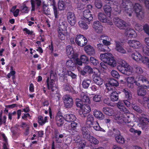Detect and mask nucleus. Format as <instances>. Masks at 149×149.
I'll return each mask as SVG.
<instances>
[{
    "mask_svg": "<svg viewBox=\"0 0 149 149\" xmlns=\"http://www.w3.org/2000/svg\"><path fill=\"white\" fill-rule=\"evenodd\" d=\"M118 70L123 74L129 75L133 72V68L124 60L120 62V65L117 66Z\"/></svg>",
    "mask_w": 149,
    "mask_h": 149,
    "instance_id": "obj_1",
    "label": "nucleus"
},
{
    "mask_svg": "<svg viewBox=\"0 0 149 149\" xmlns=\"http://www.w3.org/2000/svg\"><path fill=\"white\" fill-rule=\"evenodd\" d=\"M124 12L131 17L133 13L132 3L130 0H122L120 5Z\"/></svg>",
    "mask_w": 149,
    "mask_h": 149,
    "instance_id": "obj_2",
    "label": "nucleus"
},
{
    "mask_svg": "<svg viewBox=\"0 0 149 149\" xmlns=\"http://www.w3.org/2000/svg\"><path fill=\"white\" fill-rule=\"evenodd\" d=\"M66 24L65 22H63L60 24L57 29L58 38L62 40L65 39V36L67 34Z\"/></svg>",
    "mask_w": 149,
    "mask_h": 149,
    "instance_id": "obj_3",
    "label": "nucleus"
},
{
    "mask_svg": "<svg viewBox=\"0 0 149 149\" xmlns=\"http://www.w3.org/2000/svg\"><path fill=\"white\" fill-rule=\"evenodd\" d=\"M75 42L78 45L83 47L86 45L87 40L83 36L79 35L77 36Z\"/></svg>",
    "mask_w": 149,
    "mask_h": 149,
    "instance_id": "obj_4",
    "label": "nucleus"
},
{
    "mask_svg": "<svg viewBox=\"0 0 149 149\" xmlns=\"http://www.w3.org/2000/svg\"><path fill=\"white\" fill-rule=\"evenodd\" d=\"M111 44L109 38L107 36L103 35V52H109L110 49L109 46Z\"/></svg>",
    "mask_w": 149,
    "mask_h": 149,
    "instance_id": "obj_5",
    "label": "nucleus"
},
{
    "mask_svg": "<svg viewBox=\"0 0 149 149\" xmlns=\"http://www.w3.org/2000/svg\"><path fill=\"white\" fill-rule=\"evenodd\" d=\"M113 21L115 25L120 29H123L126 26V22L118 17H115Z\"/></svg>",
    "mask_w": 149,
    "mask_h": 149,
    "instance_id": "obj_6",
    "label": "nucleus"
},
{
    "mask_svg": "<svg viewBox=\"0 0 149 149\" xmlns=\"http://www.w3.org/2000/svg\"><path fill=\"white\" fill-rule=\"evenodd\" d=\"M63 99L65 106L66 108L71 107L73 104V100L72 97L69 95H65L63 96Z\"/></svg>",
    "mask_w": 149,
    "mask_h": 149,
    "instance_id": "obj_7",
    "label": "nucleus"
},
{
    "mask_svg": "<svg viewBox=\"0 0 149 149\" xmlns=\"http://www.w3.org/2000/svg\"><path fill=\"white\" fill-rule=\"evenodd\" d=\"M102 23L97 21H94L93 23L92 27L95 32L97 33L100 34L102 31Z\"/></svg>",
    "mask_w": 149,
    "mask_h": 149,
    "instance_id": "obj_8",
    "label": "nucleus"
},
{
    "mask_svg": "<svg viewBox=\"0 0 149 149\" xmlns=\"http://www.w3.org/2000/svg\"><path fill=\"white\" fill-rule=\"evenodd\" d=\"M83 15L86 23L88 24H89L90 21H92L93 19L92 15L89 9L85 10L83 12Z\"/></svg>",
    "mask_w": 149,
    "mask_h": 149,
    "instance_id": "obj_9",
    "label": "nucleus"
},
{
    "mask_svg": "<svg viewBox=\"0 0 149 149\" xmlns=\"http://www.w3.org/2000/svg\"><path fill=\"white\" fill-rule=\"evenodd\" d=\"M67 19L68 22L72 26L74 25L76 22V17L74 14L71 12H68L67 14Z\"/></svg>",
    "mask_w": 149,
    "mask_h": 149,
    "instance_id": "obj_10",
    "label": "nucleus"
},
{
    "mask_svg": "<svg viewBox=\"0 0 149 149\" xmlns=\"http://www.w3.org/2000/svg\"><path fill=\"white\" fill-rule=\"evenodd\" d=\"M48 88L51 90L52 91L55 90L56 89V82L54 81H50L48 77L46 81Z\"/></svg>",
    "mask_w": 149,
    "mask_h": 149,
    "instance_id": "obj_11",
    "label": "nucleus"
},
{
    "mask_svg": "<svg viewBox=\"0 0 149 149\" xmlns=\"http://www.w3.org/2000/svg\"><path fill=\"white\" fill-rule=\"evenodd\" d=\"M128 44L130 47L134 48H139L141 46L140 42L136 40H129L128 42Z\"/></svg>",
    "mask_w": 149,
    "mask_h": 149,
    "instance_id": "obj_12",
    "label": "nucleus"
},
{
    "mask_svg": "<svg viewBox=\"0 0 149 149\" xmlns=\"http://www.w3.org/2000/svg\"><path fill=\"white\" fill-rule=\"evenodd\" d=\"M149 123V118L145 115H142V117H141L139 120V124L140 126H144Z\"/></svg>",
    "mask_w": 149,
    "mask_h": 149,
    "instance_id": "obj_13",
    "label": "nucleus"
},
{
    "mask_svg": "<svg viewBox=\"0 0 149 149\" xmlns=\"http://www.w3.org/2000/svg\"><path fill=\"white\" fill-rule=\"evenodd\" d=\"M65 118L59 113H58L56 117V124L58 127L61 126L64 123Z\"/></svg>",
    "mask_w": 149,
    "mask_h": 149,
    "instance_id": "obj_14",
    "label": "nucleus"
},
{
    "mask_svg": "<svg viewBox=\"0 0 149 149\" xmlns=\"http://www.w3.org/2000/svg\"><path fill=\"white\" fill-rule=\"evenodd\" d=\"M95 122L94 118L92 115L89 114L88 115L86 122V126L88 128H90L92 125H93Z\"/></svg>",
    "mask_w": 149,
    "mask_h": 149,
    "instance_id": "obj_15",
    "label": "nucleus"
},
{
    "mask_svg": "<svg viewBox=\"0 0 149 149\" xmlns=\"http://www.w3.org/2000/svg\"><path fill=\"white\" fill-rule=\"evenodd\" d=\"M117 107L120 110L125 113H127L129 112V111L125 107L124 102L122 101L118 102L116 104Z\"/></svg>",
    "mask_w": 149,
    "mask_h": 149,
    "instance_id": "obj_16",
    "label": "nucleus"
},
{
    "mask_svg": "<svg viewBox=\"0 0 149 149\" xmlns=\"http://www.w3.org/2000/svg\"><path fill=\"white\" fill-rule=\"evenodd\" d=\"M116 119H120V120H122L123 122H124L126 124L130 122L131 121L130 119V118L129 116H127L126 115H123L122 116V114H121L119 115L118 114H117L116 115Z\"/></svg>",
    "mask_w": 149,
    "mask_h": 149,
    "instance_id": "obj_17",
    "label": "nucleus"
},
{
    "mask_svg": "<svg viewBox=\"0 0 149 149\" xmlns=\"http://www.w3.org/2000/svg\"><path fill=\"white\" fill-rule=\"evenodd\" d=\"M116 47L115 50L118 52L122 54H125L126 53V50L121 46V43L118 41H115Z\"/></svg>",
    "mask_w": 149,
    "mask_h": 149,
    "instance_id": "obj_18",
    "label": "nucleus"
},
{
    "mask_svg": "<svg viewBox=\"0 0 149 149\" xmlns=\"http://www.w3.org/2000/svg\"><path fill=\"white\" fill-rule=\"evenodd\" d=\"M91 111V108L89 104H84L81 108L80 113L84 115L89 113Z\"/></svg>",
    "mask_w": 149,
    "mask_h": 149,
    "instance_id": "obj_19",
    "label": "nucleus"
},
{
    "mask_svg": "<svg viewBox=\"0 0 149 149\" xmlns=\"http://www.w3.org/2000/svg\"><path fill=\"white\" fill-rule=\"evenodd\" d=\"M116 61L114 59V58L113 57L110 59L105 64H103V68L106 69L107 68V65H109L112 67H114L116 65Z\"/></svg>",
    "mask_w": 149,
    "mask_h": 149,
    "instance_id": "obj_20",
    "label": "nucleus"
},
{
    "mask_svg": "<svg viewBox=\"0 0 149 149\" xmlns=\"http://www.w3.org/2000/svg\"><path fill=\"white\" fill-rule=\"evenodd\" d=\"M84 49L86 52L90 55H93L95 54V51L94 48L90 45L85 47Z\"/></svg>",
    "mask_w": 149,
    "mask_h": 149,
    "instance_id": "obj_21",
    "label": "nucleus"
},
{
    "mask_svg": "<svg viewBox=\"0 0 149 149\" xmlns=\"http://www.w3.org/2000/svg\"><path fill=\"white\" fill-rule=\"evenodd\" d=\"M93 69L89 66L86 65L83 68V70L81 71V74L83 75L86 74V73L91 74L93 73Z\"/></svg>",
    "mask_w": 149,
    "mask_h": 149,
    "instance_id": "obj_22",
    "label": "nucleus"
},
{
    "mask_svg": "<svg viewBox=\"0 0 149 149\" xmlns=\"http://www.w3.org/2000/svg\"><path fill=\"white\" fill-rule=\"evenodd\" d=\"M125 33L126 36L130 38H135L136 36L135 31L131 28H128L126 30Z\"/></svg>",
    "mask_w": 149,
    "mask_h": 149,
    "instance_id": "obj_23",
    "label": "nucleus"
},
{
    "mask_svg": "<svg viewBox=\"0 0 149 149\" xmlns=\"http://www.w3.org/2000/svg\"><path fill=\"white\" fill-rule=\"evenodd\" d=\"M82 135L84 138L88 139L91 136L90 132L86 127H82L81 128Z\"/></svg>",
    "mask_w": 149,
    "mask_h": 149,
    "instance_id": "obj_24",
    "label": "nucleus"
},
{
    "mask_svg": "<svg viewBox=\"0 0 149 149\" xmlns=\"http://www.w3.org/2000/svg\"><path fill=\"white\" fill-rule=\"evenodd\" d=\"M80 96L81 100L84 103H86L87 104H89L90 103V100L88 97L85 93L81 92Z\"/></svg>",
    "mask_w": 149,
    "mask_h": 149,
    "instance_id": "obj_25",
    "label": "nucleus"
},
{
    "mask_svg": "<svg viewBox=\"0 0 149 149\" xmlns=\"http://www.w3.org/2000/svg\"><path fill=\"white\" fill-rule=\"evenodd\" d=\"M138 81H141L142 82L146 84L147 85H143V88H149V82L147 80L146 78L143 77L142 75H140L139 76L138 78Z\"/></svg>",
    "mask_w": 149,
    "mask_h": 149,
    "instance_id": "obj_26",
    "label": "nucleus"
},
{
    "mask_svg": "<svg viewBox=\"0 0 149 149\" xmlns=\"http://www.w3.org/2000/svg\"><path fill=\"white\" fill-rule=\"evenodd\" d=\"M127 82L128 83V86L130 88H133V84L136 83L137 85V82L134 79V77H129L127 79Z\"/></svg>",
    "mask_w": 149,
    "mask_h": 149,
    "instance_id": "obj_27",
    "label": "nucleus"
},
{
    "mask_svg": "<svg viewBox=\"0 0 149 149\" xmlns=\"http://www.w3.org/2000/svg\"><path fill=\"white\" fill-rule=\"evenodd\" d=\"M92 77L93 81L97 84L100 85L102 84V79L100 77L96 74H94Z\"/></svg>",
    "mask_w": 149,
    "mask_h": 149,
    "instance_id": "obj_28",
    "label": "nucleus"
},
{
    "mask_svg": "<svg viewBox=\"0 0 149 149\" xmlns=\"http://www.w3.org/2000/svg\"><path fill=\"white\" fill-rule=\"evenodd\" d=\"M42 10L44 14L47 15H50V9L48 8V5L46 4L45 2H42Z\"/></svg>",
    "mask_w": 149,
    "mask_h": 149,
    "instance_id": "obj_29",
    "label": "nucleus"
},
{
    "mask_svg": "<svg viewBox=\"0 0 149 149\" xmlns=\"http://www.w3.org/2000/svg\"><path fill=\"white\" fill-rule=\"evenodd\" d=\"M65 120L68 122L74 121L76 120V118L75 116L72 114H67L64 116Z\"/></svg>",
    "mask_w": 149,
    "mask_h": 149,
    "instance_id": "obj_30",
    "label": "nucleus"
},
{
    "mask_svg": "<svg viewBox=\"0 0 149 149\" xmlns=\"http://www.w3.org/2000/svg\"><path fill=\"white\" fill-rule=\"evenodd\" d=\"M32 6V11H34L35 9V3H36L37 7H39L41 4L42 1L41 0H31Z\"/></svg>",
    "mask_w": 149,
    "mask_h": 149,
    "instance_id": "obj_31",
    "label": "nucleus"
},
{
    "mask_svg": "<svg viewBox=\"0 0 149 149\" xmlns=\"http://www.w3.org/2000/svg\"><path fill=\"white\" fill-rule=\"evenodd\" d=\"M113 57L112 55L110 53L103 54V62L106 64Z\"/></svg>",
    "mask_w": 149,
    "mask_h": 149,
    "instance_id": "obj_32",
    "label": "nucleus"
},
{
    "mask_svg": "<svg viewBox=\"0 0 149 149\" xmlns=\"http://www.w3.org/2000/svg\"><path fill=\"white\" fill-rule=\"evenodd\" d=\"M85 21H86L85 19H82L78 22L79 26L84 30L87 29L88 27V26L86 23Z\"/></svg>",
    "mask_w": 149,
    "mask_h": 149,
    "instance_id": "obj_33",
    "label": "nucleus"
},
{
    "mask_svg": "<svg viewBox=\"0 0 149 149\" xmlns=\"http://www.w3.org/2000/svg\"><path fill=\"white\" fill-rule=\"evenodd\" d=\"M104 9L106 15L108 17L111 16V8L109 5H106L104 6Z\"/></svg>",
    "mask_w": 149,
    "mask_h": 149,
    "instance_id": "obj_34",
    "label": "nucleus"
},
{
    "mask_svg": "<svg viewBox=\"0 0 149 149\" xmlns=\"http://www.w3.org/2000/svg\"><path fill=\"white\" fill-rule=\"evenodd\" d=\"M123 92L124 93L126 98L128 100H131L132 96V94L129 90L127 88H125L123 90Z\"/></svg>",
    "mask_w": 149,
    "mask_h": 149,
    "instance_id": "obj_35",
    "label": "nucleus"
},
{
    "mask_svg": "<svg viewBox=\"0 0 149 149\" xmlns=\"http://www.w3.org/2000/svg\"><path fill=\"white\" fill-rule=\"evenodd\" d=\"M132 57L136 61L139 62H140L142 56L139 53L136 52L132 54Z\"/></svg>",
    "mask_w": 149,
    "mask_h": 149,
    "instance_id": "obj_36",
    "label": "nucleus"
},
{
    "mask_svg": "<svg viewBox=\"0 0 149 149\" xmlns=\"http://www.w3.org/2000/svg\"><path fill=\"white\" fill-rule=\"evenodd\" d=\"M118 95L116 91L112 92L110 95V99L113 102L117 101L118 99Z\"/></svg>",
    "mask_w": 149,
    "mask_h": 149,
    "instance_id": "obj_37",
    "label": "nucleus"
},
{
    "mask_svg": "<svg viewBox=\"0 0 149 149\" xmlns=\"http://www.w3.org/2000/svg\"><path fill=\"white\" fill-rule=\"evenodd\" d=\"M115 139L116 141L121 144H124L125 143V139L121 135H115Z\"/></svg>",
    "mask_w": 149,
    "mask_h": 149,
    "instance_id": "obj_38",
    "label": "nucleus"
},
{
    "mask_svg": "<svg viewBox=\"0 0 149 149\" xmlns=\"http://www.w3.org/2000/svg\"><path fill=\"white\" fill-rule=\"evenodd\" d=\"M74 65L75 63L74 61L72 60H68L66 61V66L69 69H71L72 68H73Z\"/></svg>",
    "mask_w": 149,
    "mask_h": 149,
    "instance_id": "obj_39",
    "label": "nucleus"
},
{
    "mask_svg": "<svg viewBox=\"0 0 149 149\" xmlns=\"http://www.w3.org/2000/svg\"><path fill=\"white\" fill-rule=\"evenodd\" d=\"M132 108L136 111L139 113H141L143 112L142 110L134 102L132 103Z\"/></svg>",
    "mask_w": 149,
    "mask_h": 149,
    "instance_id": "obj_40",
    "label": "nucleus"
},
{
    "mask_svg": "<svg viewBox=\"0 0 149 149\" xmlns=\"http://www.w3.org/2000/svg\"><path fill=\"white\" fill-rule=\"evenodd\" d=\"M47 116L44 118L42 116H40L38 118V122L40 125H42L47 122Z\"/></svg>",
    "mask_w": 149,
    "mask_h": 149,
    "instance_id": "obj_41",
    "label": "nucleus"
},
{
    "mask_svg": "<svg viewBox=\"0 0 149 149\" xmlns=\"http://www.w3.org/2000/svg\"><path fill=\"white\" fill-rule=\"evenodd\" d=\"M94 115L95 118L100 120H102V113L100 111L95 110L94 111Z\"/></svg>",
    "mask_w": 149,
    "mask_h": 149,
    "instance_id": "obj_42",
    "label": "nucleus"
},
{
    "mask_svg": "<svg viewBox=\"0 0 149 149\" xmlns=\"http://www.w3.org/2000/svg\"><path fill=\"white\" fill-rule=\"evenodd\" d=\"M91 83V80L89 79H86L83 81L82 85L84 88H87L89 87Z\"/></svg>",
    "mask_w": 149,
    "mask_h": 149,
    "instance_id": "obj_43",
    "label": "nucleus"
},
{
    "mask_svg": "<svg viewBox=\"0 0 149 149\" xmlns=\"http://www.w3.org/2000/svg\"><path fill=\"white\" fill-rule=\"evenodd\" d=\"M137 93L138 95L139 96H144L146 93V90L143 88H139L137 89Z\"/></svg>",
    "mask_w": 149,
    "mask_h": 149,
    "instance_id": "obj_44",
    "label": "nucleus"
},
{
    "mask_svg": "<svg viewBox=\"0 0 149 149\" xmlns=\"http://www.w3.org/2000/svg\"><path fill=\"white\" fill-rule=\"evenodd\" d=\"M140 62L146 64L147 67L149 68V59L148 57L142 56Z\"/></svg>",
    "mask_w": 149,
    "mask_h": 149,
    "instance_id": "obj_45",
    "label": "nucleus"
},
{
    "mask_svg": "<svg viewBox=\"0 0 149 149\" xmlns=\"http://www.w3.org/2000/svg\"><path fill=\"white\" fill-rule=\"evenodd\" d=\"M52 1V5L53 6L54 11L55 18H57L58 17V13L57 8L55 6L56 2L54 0H50Z\"/></svg>",
    "mask_w": 149,
    "mask_h": 149,
    "instance_id": "obj_46",
    "label": "nucleus"
},
{
    "mask_svg": "<svg viewBox=\"0 0 149 149\" xmlns=\"http://www.w3.org/2000/svg\"><path fill=\"white\" fill-rule=\"evenodd\" d=\"M136 13L137 17L139 19H143L144 17V13L143 10Z\"/></svg>",
    "mask_w": 149,
    "mask_h": 149,
    "instance_id": "obj_47",
    "label": "nucleus"
},
{
    "mask_svg": "<svg viewBox=\"0 0 149 149\" xmlns=\"http://www.w3.org/2000/svg\"><path fill=\"white\" fill-rule=\"evenodd\" d=\"M133 8L135 13L139 12L140 10H143L142 6L140 4L138 3H135Z\"/></svg>",
    "mask_w": 149,
    "mask_h": 149,
    "instance_id": "obj_48",
    "label": "nucleus"
},
{
    "mask_svg": "<svg viewBox=\"0 0 149 149\" xmlns=\"http://www.w3.org/2000/svg\"><path fill=\"white\" fill-rule=\"evenodd\" d=\"M50 80L56 82L57 80V75L53 71H51L50 75Z\"/></svg>",
    "mask_w": 149,
    "mask_h": 149,
    "instance_id": "obj_49",
    "label": "nucleus"
},
{
    "mask_svg": "<svg viewBox=\"0 0 149 149\" xmlns=\"http://www.w3.org/2000/svg\"><path fill=\"white\" fill-rule=\"evenodd\" d=\"M87 140L91 143L95 145L99 143V141L92 136H91Z\"/></svg>",
    "mask_w": 149,
    "mask_h": 149,
    "instance_id": "obj_50",
    "label": "nucleus"
},
{
    "mask_svg": "<svg viewBox=\"0 0 149 149\" xmlns=\"http://www.w3.org/2000/svg\"><path fill=\"white\" fill-rule=\"evenodd\" d=\"M103 112L109 116L112 115V110L109 108H103Z\"/></svg>",
    "mask_w": 149,
    "mask_h": 149,
    "instance_id": "obj_51",
    "label": "nucleus"
},
{
    "mask_svg": "<svg viewBox=\"0 0 149 149\" xmlns=\"http://www.w3.org/2000/svg\"><path fill=\"white\" fill-rule=\"evenodd\" d=\"M66 53L68 55L72 54L73 53V48L70 46H68L66 49Z\"/></svg>",
    "mask_w": 149,
    "mask_h": 149,
    "instance_id": "obj_52",
    "label": "nucleus"
},
{
    "mask_svg": "<svg viewBox=\"0 0 149 149\" xmlns=\"http://www.w3.org/2000/svg\"><path fill=\"white\" fill-rule=\"evenodd\" d=\"M134 68L136 72L138 74H142L143 72L142 69L140 66L137 65H135L134 66Z\"/></svg>",
    "mask_w": 149,
    "mask_h": 149,
    "instance_id": "obj_53",
    "label": "nucleus"
},
{
    "mask_svg": "<svg viewBox=\"0 0 149 149\" xmlns=\"http://www.w3.org/2000/svg\"><path fill=\"white\" fill-rule=\"evenodd\" d=\"M80 59L84 63H87L89 62V58L85 55H82L81 56Z\"/></svg>",
    "mask_w": 149,
    "mask_h": 149,
    "instance_id": "obj_54",
    "label": "nucleus"
},
{
    "mask_svg": "<svg viewBox=\"0 0 149 149\" xmlns=\"http://www.w3.org/2000/svg\"><path fill=\"white\" fill-rule=\"evenodd\" d=\"M83 102L81 100L79 99H76V104L77 107L81 108L84 104L83 103Z\"/></svg>",
    "mask_w": 149,
    "mask_h": 149,
    "instance_id": "obj_55",
    "label": "nucleus"
},
{
    "mask_svg": "<svg viewBox=\"0 0 149 149\" xmlns=\"http://www.w3.org/2000/svg\"><path fill=\"white\" fill-rule=\"evenodd\" d=\"M65 3L63 1H61L59 2L58 3V8L60 10H63L65 8Z\"/></svg>",
    "mask_w": 149,
    "mask_h": 149,
    "instance_id": "obj_56",
    "label": "nucleus"
},
{
    "mask_svg": "<svg viewBox=\"0 0 149 149\" xmlns=\"http://www.w3.org/2000/svg\"><path fill=\"white\" fill-rule=\"evenodd\" d=\"M64 89L65 91H68L69 92H72L73 91L72 87L68 84H67L64 86Z\"/></svg>",
    "mask_w": 149,
    "mask_h": 149,
    "instance_id": "obj_57",
    "label": "nucleus"
},
{
    "mask_svg": "<svg viewBox=\"0 0 149 149\" xmlns=\"http://www.w3.org/2000/svg\"><path fill=\"white\" fill-rule=\"evenodd\" d=\"M143 51L145 54L149 56V48L147 46L145 45L143 47Z\"/></svg>",
    "mask_w": 149,
    "mask_h": 149,
    "instance_id": "obj_58",
    "label": "nucleus"
},
{
    "mask_svg": "<svg viewBox=\"0 0 149 149\" xmlns=\"http://www.w3.org/2000/svg\"><path fill=\"white\" fill-rule=\"evenodd\" d=\"M111 75L113 77L116 78H118L119 77V75L118 73L116 70H112L111 72Z\"/></svg>",
    "mask_w": 149,
    "mask_h": 149,
    "instance_id": "obj_59",
    "label": "nucleus"
},
{
    "mask_svg": "<svg viewBox=\"0 0 149 149\" xmlns=\"http://www.w3.org/2000/svg\"><path fill=\"white\" fill-rule=\"evenodd\" d=\"M110 83L111 86H117L118 85V81L114 79H111L110 81Z\"/></svg>",
    "mask_w": 149,
    "mask_h": 149,
    "instance_id": "obj_60",
    "label": "nucleus"
},
{
    "mask_svg": "<svg viewBox=\"0 0 149 149\" xmlns=\"http://www.w3.org/2000/svg\"><path fill=\"white\" fill-rule=\"evenodd\" d=\"M90 61L94 65H96L98 63V61L93 57H90Z\"/></svg>",
    "mask_w": 149,
    "mask_h": 149,
    "instance_id": "obj_61",
    "label": "nucleus"
},
{
    "mask_svg": "<svg viewBox=\"0 0 149 149\" xmlns=\"http://www.w3.org/2000/svg\"><path fill=\"white\" fill-rule=\"evenodd\" d=\"M130 131L131 132L133 133L134 134L137 133L138 135H140L141 133V131L135 130L134 129L132 128L130 129Z\"/></svg>",
    "mask_w": 149,
    "mask_h": 149,
    "instance_id": "obj_62",
    "label": "nucleus"
},
{
    "mask_svg": "<svg viewBox=\"0 0 149 149\" xmlns=\"http://www.w3.org/2000/svg\"><path fill=\"white\" fill-rule=\"evenodd\" d=\"M143 28L145 33L149 35V25L146 24L144 26Z\"/></svg>",
    "mask_w": 149,
    "mask_h": 149,
    "instance_id": "obj_63",
    "label": "nucleus"
},
{
    "mask_svg": "<svg viewBox=\"0 0 149 149\" xmlns=\"http://www.w3.org/2000/svg\"><path fill=\"white\" fill-rule=\"evenodd\" d=\"M93 127L94 129L96 130H100L101 129L98 123L97 122H95L94 124L93 125Z\"/></svg>",
    "mask_w": 149,
    "mask_h": 149,
    "instance_id": "obj_64",
    "label": "nucleus"
}]
</instances>
